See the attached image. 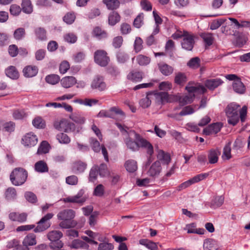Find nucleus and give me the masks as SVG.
Returning a JSON list of instances; mask_svg holds the SVG:
<instances>
[{
	"label": "nucleus",
	"mask_w": 250,
	"mask_h": 250,
	"mask_svg": "<svg viewBox=\"0 0 250 250\" xmlns=\"http://www.w3.org/2000/svg\"><path fill=\"white\" fill-rule=\"evenodd\" d=\"M135 140L128 136L125 138L124 142L127 148L132 151H137L140 148L146 150L147 154L149 155L146 166L152 162L151 156L153 154V147L149 142L142 137L140 135L134 132Z\"/></svg>",
	"instance_id": "nucleus-1"
},
{
	"label": "nucleus",
	"mask_w": 250,
	"mask_h": 250,
	"mask_svg": "<svg viewBox=\"0 0 250 250\" xmlns=\"http://www.w3.org/2000/svg\"><path fill=\"white\" fill-rule=\"evenodd\" d=\"M225 112L229 124L234 126L238 123L239 119L242 122L245 121L247 114V107L243 106L240 108L239 105L231 103L226 107Z\"/></svg>",
	"instance_id": "nucleus-2"
},
{
	"label": "nucleus",
	"mask_w": 250,
	"mask_h": 250,
	"mask_svg": "<svg viewBox=\"0 0 250 250\" xmlns=\"http://www.w3.org/2000/svg\"><path fill=\"white\" fill-rule=\"evenodd\" d=\"M75 212L72 209H66L60 211L57 216L61 222L59 226L62 229H69L74 228L77 225V222L73 220Z\"/></svg>",
	"instance_id": "nucleus-3"
},
{
	"label": "nucleus",
	"mask_w": 250,
	"mask_h": 250,
	"mask_svg": "<svg viewBox=\"0 0 250 250\" xmlns=\"http://www.w3.org/2000/svg\"><path fill=\"white\" fill-rule=\"evenodd\" d=\"M186 89L189 93V94L179 96L178 97V101L182 106L192 102L195 97L194 93L198 92L204 93L207 91L206 88L204 86L200 84L195 86H187Z\"/></svg>",
	"instance_id": "nucleus-4"
},
{
	"label": "nucleus",
	"mask_w": 250,
	"mask_h": 250,
	"mask_svg": "<svg viewBox=\"0 0 250 250\" xmlns=\"http://www.w3.org/2000/svg\"><path fill=\"white\" fill-rule=\"evenodd\" d=\"M27 177V171L22 168H16L10 175V180L15 186L23 184Z\"/></svg>",
	"instance_id": "nucleus-5"
},
{
	"label": "nucleus",
	"mask_w": 250,
	"mask_h": 250,
	"mask_svg": "<svg viewBox=\"0 0 250 250\" xmlns=\"http://www.w3.org/2000/svg\"><path fill=\"white\" fill-rule=\"evenodd\" d=\"M53 125L54 128L58 131L67 133L74 131L75 129V125L65 119L55 120Z\"/></svg>",
	"instance_id": "nucleus-6"
},
{
	"label": "nucleus",
	"mask_w": 250,
	"mask_h": 250,
	"mask_svg": "<svg viewBox=\"0 0 250 250\" xmlns=\"http://www.w3.org/2000/svg\"><path fill=\"white\" fill-rule=\"evenodd\" d=\"M54 216L52 213H48L43 217L38 223V226L34 229L36 232H42L50 227L51 223L49 220Z\"/></svg>",
	"instance_id": "nucleus-7"
},
{
	"label": "nucleus",
	"mask_w": 250,
	"mask_h": 250,
	"mask_svg": "<svg viewBox=\"0 0 250 250\" xmlns=\"http://www.w3.org/2000/svg\"><path fill=\"white\" fill-rule=\"evenodd\" d=\"M94 60L95 62L99 65L105 66L109 62V58L107 56L106 51L103 50H98L94 53Z\"/></svg>",
	"instance_id": "nucleus-8"
},
{
	"label": "nucleus",
	"mask_w": 250,
	"mask_h": 250,
	"mask_svg": "<svg viewBox=\"0 0 250 250\" xmlns=\"http://www.w3.org/2000/svg\"><path fill=\"white\" fill-rule=\"evenodd\" d=\"M195 37L194 35L188 32L185 35L181 42L182 48L188 51L191 50L195 43Z\"/></svg>",
	"instance_id": "nucleus-9"
},
{
	"label": "nucleus",
	"mask_w": 250,
	"mask_h": 250,
	"mask_svg": "<svg viewBox=\"0 0 250 250\" xmlns=\"http://www.w3.org/2000/svg\"><path fill=\"white\" fill-rule=\"evenodd\" d=\"M162 171L161 163L159 161L154 162L148 168L147 174L154 179L157 178Z\"/></svg>",
	"instance_id": "nucleus-10"
},
{
	"label": "nucleus",
	"mask_w": 250,
	"mask_h": 250,
	"mask_svg": "<svg viewBox=\"0 0 250 250\" xmlns=\"http://www.w3.org/2000/svg\"><path fill=\"white\" fill-rule=\"evenodd\" d=\"M21 143L25 146H34L38 143V138L34 133L30 132L26 134L22 137Z\"/></svg>",
	"instance_id": "nucleus-11"
},
{
	"label": "nucleus",
	"mask_w": 250,
	"mask_h": 250,
	"mask_svg": "<svg viewBox=\"0 0 250 250\" xmlns=\"http://www.w3.org/2000/svg\"><path fill=\"white\" fill-rule=\"evenodd\" d=\"M91 86L93 89L103 91L105 89L106 85L104 81L103 77L97 76L93 79L91 84Z\"/></svg>",
	"instance_id": "nucleus-12"
},
{
	"label": "nucleus",
	"mask_w": 250,
	"mask_h": 250,
	"mask_svg": "<svg viewBox=\"0 0 250 250\" xmlns=\"http://www.w3.org/2000/svg\"><path fill=\"white\" fill-rule=\"evenodd\" d=\"M84 191L81 190L76 195L68 197L63 199L65 202L83 203L86 200V198L83 196Z\"/></svg>",
	"instance_id": "nucleus-13"
},
{
	"label": "nucleus",
	"mask_w": 250,
	"mask_h": 250,
	"mask_svg": "<svg viewBox=\"0 0 250 250\" xmlns=\"http://www.w3.org/2000/svg\"><path fill=\"white\" fill-rule=\"evenodd\" d=\"M222 127V125L220 123H216L212 124L208 127L204 129L203 132L207 135L212 134H216L220 131Z\"/></svg>",
	"instance_id": "nucleus-14"
},
{
	"label": "nucleus",
	"mask_w": 250,
	"mask_h": 250,
	"mask_svg": "<svg viewBox=\"0 0 250 250\" xmlns=\"http://www.w3.org/2000/svg\"><path fill=\"white\" fill-rule=\"evenodd\" d=\"M208 175L209 174L208 173H201L195 176L193 178L183 183L182 184H183L184 188H186L192 184L206 179Z\"/></svg>",
	"instance_id": "nucleus-15"
},
{
	"label": "nucleus",
	"mask_w": 250,
	"mask_h": 250,
	"mask_svg": "<svg viewBox=\"0 0 250 250\" xmlns=\"http://www.w3.org/2000/svg\"><path fill=\"white\" fill-rule=\"evenodd\" d=\"M27 214L26 213H21L12 212L9 214V218L12 221L19 222L22 223L25 222L27 220Z\"/></svg>",
	"instance_id": "nucleus-16"
},
{
	"label": "nucleus",
	"mask_w": 250,
	"mask_h": 250,
	"mask_svg": "<svg viewBox=\"0 0 250 250\" xmlns=\"http://www.w3.org/2000/svg\"><path fill=\"white\" fill-rule=\"evenodd\" d=\"M223 81L219 78L208 79L205 81V85L206 87L213 90L223 83Z\"/></svg>",
	"instance_id": "nucleus-17"
},
{
	"label": "nucleus",
	"mask_w": 250,
	"mask_h": 250,
	"mask_svg": "<svg viewBox=\"0 0 250 250\" xmlns=\"http://www.w3.org/2000/svg\"><path fill=\"white\" fill-rule=\"evenodd\" d=\"M110 112L112 114L113 117L112 119H115L119 121H122L125 119V113L120 109L117 106H113L110 108Z\"/></svg>",
	"instance_id": "nucleus-18"
},
{
	"label": "nucleus",
	"mask_w": 250,
	"mask_h": 250,
	"mask_svg": "<svg viewBox=\"0 0 250 250\" xmlns=\"http://www.w3.org/2000/svg\"><path fill=\"white\" fill-rule=\"evenodd\" d=\"M153 97H155L156 102L158 104H163L168 102V94L166 92H152Z\"/></svg>",
	"instance_id": "nucleus-19"
},
{
	"label": "nucleus",
	"mask_w": 250,
	"mask_h": 250,
	"mask_svg": "<svg viewBox=\"0 0 250 250\" xmlns=\"http://www.w3.org/2000/svg\"><path fill=\"white\" fill-rule=\"evenodd\" d=\"M77 83L76 79L73 76H67L62 78L61 80V83L62 86L65 88L72 87Z\"/></svg>",
	"instance_id": "nucleus-20"
},
{
	"label": "nucleus",
	"mask_w": 250,
	"mask_h": 250,
	"mask_svg": "<svg viewBox=\"0 0 250 250\" xmlns=\"http://www.w3.org/2000/svg\"><path fill=\"white\" fill-rule=\"evenodd\" d=\"M22 243L26 247L23 250H29L27 246L35 245L37 243L35 235L33 233L27 235L24 238Z\"/></svg>",
	"instance_id": "nucleus-21"
},
{
	"label": "nucleus",
	"mask_w": 250,
	"mask_h": 250,
	"mask_svg": "<svg viewBox=\"0 0 250 250\" xmlns=\"http://www.w3.org/2000/svg\"><path fill=\"white\" fill-rule=\"evenodd\" d=\"M38 68L36 66L29 65L25 67L23 70L24 75L26 77H32L37 75Z\"/></svg>",
	"instance_id": "nucleus-22"
},
{
	"label": "nucleus",
	"mask_w": 250,
	"mask_h": 250,
	"mask_svg": "<svg viewBox=\"0 0 250 250\" xmlns=\"http://www.w3.org/2000/svg\"><path fill=\"white\" fill-rule=\"evenodd\" d=\"M153 98V93H147L146 96L142 98L139 102L140 105L143 108L148 107L151 103V99Z\"/></svg>",
	"instance_id": "nucleus-23"
},
{
	"label": "nucleus",
	"mask_w": 250,
	"mask_h": 250,
	"mask_svg": "<svg viewBox=\"0 0 250 250\" xmlns=\"http://www.w3.org/2000/svg\"><path fill=\"white\" fill-rule=\"evenodd\" d=\"M87 165L81 161L75 163L72 167V171L76 174H79L84 172L86 168Z\"/></svg>",
	"instance_id": "nucleus-24"
},
{
	"label": "nucleus",
	"mask_w": 250,
	"mask_h": 250,
	"mask_svg": "<svg viewBox=\"0 0 250 250\" xmlns=\"http://www.w3.org/2000/svg\"><path fill=\"white\" fill-rule=\"evenodd\" d=\"M125 167L128 172L133 173L136 171L138 168L137 163L134 160H128L125 162Z\"/></svg>",
	"instance_id": "nucleus-25"
},
{
	"label": "nucleus",
	"mask_w": 250,
	"mask_h": 250,
	"mask_svg": "<svg viewBox=\"0 0 250 250\" xmlns=\"http://www.w3.org/2000/svg\"><path fill=\"white\" fill-rule=\"evenodd\" d=\"M71 248L73 249H83L87 250L89 248V245L85 242L79 239L74 240L70 245Z\"/></svg>",
	"instance_id": "nucleus-26"
},
{
	"label": "nucleus",
	"mask_w": 250,
	"mask_h": 250,
	"mask_svg": "<svg viewBox=\"0 0 250 250\" xmlns=\"http://www.w3.org/2000/svg\"><path fill=\"white\" fill-rule=\"evenodd\" d=\"M139 244L145 246L150 250H157L158 246L156 243L151 241L148 239H142L139 240Z\"/></svg>",
	"instance_id": "nucleus-27"
},
{
	"label": "nucleus",
	"mask_w": 250,
	"mask_h": 250,
	"mask_svg": "<svg viewBox=\"0 0 250 250\" xmlns=\"http://www.w3.org/2000/svg\"><path fill=\"white\" fill-rule=\"evenodd\" d=\"M127 78L132 82H139L143 79V73L139 71H132L127 75Z\"/></svg>",
	"instance_id": "nucleus-28"
},
{
	"label": "nucleus",
	"mask_w": 250,
	"mask_h": 250,
	"mask_svg": "<svg viewBox=\"0 0 250 250\" xmlns=\"http://www.w3.org/2000/svg\"><path fill=\"white\" fill-rule=\"evenodd\" d=\"M205 43L206 47L212 44L214 41L213 34L211 33H203L200 35Z\"/></svg>",
	"instance_id": "nucleus-29"
},
{
	"label": "nucleus",
	"mask_w": 250,
	"mask_h": 250,
	"mask_svg": "<svg viewBox=\"0 0 250 250\" xmlns=\"http://www.w3.org/2000/svg\"><path fill=\"white\" fill-rule=\"evenodd\" d=\"M35 169L40 173L48 171V167L46 163L43 161H39L35 164Z\"/></svg>",
	"instance_id": "nucleus-30"
},
{
	"label": "nucleus",
	"mask_w": 250,
	"mask_h": 250,
	"mask_svg": "<svg viewBox=\"0 0 250 250\" xmlns=\"http://www.w3.org/2000/svg\"><path fill=\"white\" fill-rule=\"evenodd\" d=\"M220 152L217 149H211L208 154V159L210 164H215L218 160V156Z\"/></svg>",
	"instance_id": "nucleus-31"
},
{
	"label": "nucleus",
	"mask_w": 250,
	"mask_h": 250,
	"mask_svg": "<svg viewBox=\"0 0 250 250\" xmlns=\"http://www.w3.org/2000/svg\"><path fill=\"white\" fill-rule=\"evenodd\" d=\"M158 161H161L163 164H168L170 161V157L168 153H165L162 150H159L157 154Z\"/></svg>",
	"instance_id": "nucleus-32"
},
{
	"label": "nucleus",
	"mask_w": 250,
	"mask_h": 250,
	"mask_svg": "<svg viewBox=\"0 0 250 250\" xmlns=\"http://www.w3.org/2000/svg\"><path fill=\"white\" fill-rule=\"evenodd\" d=\"M4 196L8 201L15 200L17 197V192L15 188L12 187L7 188L5 191Z\"/></svg>",
	"instance_id": "nucleus-33"
},
{
	"label": "nucleus",
	"mask_w": 250,
	"mask_h": 250,
	"mask_svg": "<svg viewBox=\"0 0 250 250\" xmlns=\"http://www.w3.org/2000/svg\"><path fill=\"white\" fill-rule=\"evenodd\" d=\"M120 16L116 11L111 12L108 16V23L109 25L113 26L120 21Z\"/></svg>",
	"instance_id": "nucleus-34"
},
{
	"label": "nucleus",
	"mask_w": 250,
	"mask_h": 250,
	"mask_svg": "<svg viewBox=\"0 0 250 250\" xmlns=\"http://www.w3.org/2000/svg\"><path fill=\"white\" fill-rule=\"evenodd\" d=\"M159 68L161 73L165 75L168 76L172 73L173 68L165 63H161L159 64Z\"/></svg>",
	"instance_id": "nucleus-35"
},
{
	"label": "nucleus",
	"mask_w": 250,
	"mask_h": 250,
	"mask_svg": "<svg viewBox=\"0 0 250 250\" xmlns=\"http://www.w3.org/2000/svg\"><path fill=\"white\" fill-rule=\"evenodd\" d=\"M232 87L235 92L240 94L243 93L245 90L244 84L239 79L233 82Z\"/></svg>",
	"instance_id": "nucleus-36"
},
{
	"label": "nucleus",
	"mask_w": 250,
	"mask_h": 250,
	"mask_svg": "<svg viewBox=\"0 0 250 250\" xmlns=\"http://www.w3.org/2000/svg\"><path fill=\"white\" fill-rule=\"evenodd\" d=\"M6 76L11 79H16L19 77V72L16 67L10 66L5 70Z\"/></svg>",
	"instance_id": "nucleus-37"
},
{
	"label": "nucleus",
	"mask_w": 250,
	"mask_h": 250,
	"mask_svg": "<svg viewBox=\"0 0 250 250\" xmlns=\"http://www.w3.org/2000/svg\"><path fill=\"white\" fill-rule=\"evenodd\" d=\"M92 34L98 40H101L107 37L106 32L105 31L103 30L99 27H96L94 28L92 32Z\"/></svg>",
	"instance_id": "nucleus-38"
},
{
	"label": "nucleus",
	"mask_w": 250,
	"mask_h": 250,
	"mask_svg": "<svg viewBox=\"0 0 250 250\" xmlns=\"http://www.w3.org/2000/svg\"><path fill=\"white\" fill-rule=\"evenodd\" d=\"M21 7L25 13L30 14L33 12V6L30 0H22Z\"/></svg>",
	"instance_id": "nucleus-39"
},
{
	"label": "nucleus",
	"mask_w": 250,
	"mask_h": 250,
	"mask_svg": "<svg viewBox=\"0 0 250 250\" xmlns=\"http://www.w3.org/2000/svg\"><path fill=\"white\" fill-rule=\"evenodd\" d=\"M62 233L61 231L53 230L48 233L47 237L50 241L53 242L60 240V239L62 237Z\"/></svg>",
	"instance_id": "nucleus-40"
},
{
	"label": "nucleus",
	"mask_w": 250,
	"mask_h": 250,
	"mask_svg": "<svg viewBox=\"0 0 250 250\" xmlns=\"http://www.w3.org/2000/svg\"><path fill=\"white\" fill-rule=\"evenodd\" d=\"M107 8L110 10L116 9L119 7L120 2L118 0H103Z\"/></svg>",
	"instance_id": "nucleus-41"
},
{
	"label": "nucleus",
	"mask_w": 250,
	"mask_h": 250,
	"mask_svg": "<svg viewBox=\"0 0 250 250\" xmlns=\"http://www.w3.org/2000/svg\"><path fill=\"white\" fill-rule=\"evenodd\" d=\"M56 139L60 144H68L70 141V137L64 133H60L56 135Z\"/></svg>",
	"instance_id": "nucleus-42"
},
{
	"label": "nucleus",
	"mask_w": 250,
	"mask_h": 250,
	"mask_svg": "<svg viewBox=\"0 0 250 250\" xmlns=\"http://www.w3.org/2000/svg\"><path fill=\"white\" fill-rule=\"evenodd\" d=\"M99 167L97 165H94L90 169L89 174V181L90 182H94L97 178Z\"/></svg>",
	"instance_id": "nucleus-43"
},
{
	"label": "nucleus",
	"mask_w": 250,
	"mask_h": 250,
	"mask_svg": "<svg viewBox=\"0 0 250 250\" xmlns=\"http://www.w3.org/2000/svg\"><path fill=\"white\" fill-rule=\"evenodd\" d=\"M49 146V145L46 141H42L38 149L37 154L41 155L48 152Z\"/></svg>",
	"instance_id": "nucleus-44"
},
{
	"label": "nucleus",
	"mask_w": 250,
	"mask_h": 250,
	"mask_svg": "<svg viewBox=\"0 0 250 250\" xmlns=\"http://www.w3.org/2000/svg\"><path fill=\"white\" fill-rule=\"evenodd\" d=\"M136 61L140 65L144 66L149 63L150 59L147 56L139 55L136 57Z\"/></svg>",
	"instance_id": "nucleus-45"
},
{
	"label": "nucleus",
	"mask_w": 250,
	"mask_h": 250,
	"mask_svg": "<svg viewBox=\"0 0 250 250\" xmlns=\"http://www.w3.org/2000/svg\"><path fill=\"white\" fill-rule=\"evenodd\" d=\"M35 35L37 38L41 41L46 39V32L45 30L42 27H39L35 30Z\"/></svg>",
	"instance_id": "nucleus-46"
},
{
	"label": "nucleus",
	"mask_w": 250,
	"mask_h": 250,
	"mask_svg": "<svg viewBox=\"0 0 250 250\" xmlns=\"http://www.w3.org/2000/svg\"><path fill=\"white\" fill-rule=\"evenodd\" d=\"M226 21V19L224 18L213 20L210 24V29L212 30L217 29Z\"/></svg>",
	"instance_id": "nucleus-47"
},
{
	"label": "nucleus",
	"mask_w": 250,
	"mask_h": 250,
	"mask_svg": "<svg viewBox=\"0 0 250 250\" xmlns=\"http://www.w3.org/2000/svg\"><path fill=\"white\" fill-rule=\"evenodd\" d=\"M60 80V77L56 74L49 75L45 77L46 82L47 83L53 85L58 83Z\"/></svg>",
	"instance_id": "nucleus-48"
},
{
	"label": "nucleus",
	"mask_w": 250,
	"mask_h": 250,
	"mask_svg": "<svg viewBox=\"0 0 250 250\" xmlns=\"http://www.w3.org/2000/svg\"><path fill=\"white\" fill-rule=\"evenodd\" d=\"M89 143L94 151L96 152H100L101 146H100V143L96 139L93 138H90Z\"/></svg>",
	"instance_id": "nucleus-49"
},
{
	"label": "nucleus",
	"mask_w": 250,
	"mask_h": 250,
	"mask_svg": "<svg viewBox=\"0 0 250 250\" xmlns=\"http://www.w3.org/2000/svg\"><path fill=\"white\" fill-rule=\"evenodd\" d=\"M25 35V31L23 28H19L15 30L13 36L17 40H21L23 39Z\"/></svg>",
	"instance_id": "nucleus-50"
},
{
	"label": "nucleus",
	"mask_w": 250,
	"mask_h": 250,
	"mask_svg": "<svg viewBox=\"0 0 250 250\" xmlns=\"http://www.w3.org/2000/svg\"><path fill=\"white\" fill-rule=\"evenodd\" d=\"M175 83L181 85L187 81V78L184 73L179 72L176 74L175 79Z\"/></svg>",
	"instance_id": "nucleus-51"
},
{
	"label": "nucleus",
	"mask_w": 250,
	"mask_h": 250,
	"mask_svg": "<svg viewBox=\"0 0 250 250\" xmlns=\"http://www.w3.org/2000/svg\"><path fill=\"white\" fill-rule=\"evenodd\" d=\"M224 198L222 196L216 197L212 201L211 207L212 208H216L220 207L224 203Z\"/></svg>",
	"instance_id": "nucleus-52"
},
{
	"label": "nucleus",
	"mask_w": 250,
	"mask_h": 250,
	"mask_svg": "<svg viewBox=\"0 0 250 250\" xmlns=\"http://www.w3.org/2000/svg\"><path fill=\"white\" fill-rule=\"evenodd\" d=\"M76 101L79 102L80 104L89 106H92L98 102L97 100L94 99H85L84 100H77Z\"/></svg>",
	"instance_id": "nucleus-53"
},
{
	"label": "nucleus",
	"mask_w": 250,
	"mask_h": 250,
	"mask_svg": "<svg viewBox=\"0 0 250 250\" xmlns=\"http://www.w3.org/2000/svg\"><path fill=\"white\" fill-rule=\"evenodd\" d=\"M26 114L23 109H16L13 113V117L16 120H21L26 117Z\"/></svg>",
	"instance_id": "nucleus-54"
},
{
	"label": "nucleus",
	"mask_w": 250,
	"mask_h": 250,
	"mask_svg": "<svg viewBox=\"0 0 250 250\" xmlns=\"http://www.w3.org/2000/svg\"><path fill=\"white\" fill-rule=\"evenodd\" d=\"M76 18L74 13H67L63 17V21L68 24H71L74 21Z\"/></svg>",
	"instance_id": "nucleus-55"
},
{
	"label": "nucleus",
	"mask_w": 250,
	"mask_h": 250,
	"mask_svg": "<svg viewBox=\"0 0 250 250\" xmlns=\"http://www.w3.org/2000/svg\"><path fill=\"white\" fill-rule=\"evenodd\" d=\"M143 41L140 37H137L135 40L134 43V49L136 53L140 52L143 47Z\"/></svg>",
	"instance_id": "nucleus-56"
},
{
	"label": "nucleus",
	"mask_w": 250,
	"mask_h": 250,
	"mask_svg": "<svg viewBox=\"0 0 250 250\" xmlns=\"http://www.w3.org/2000/svg\"><path fill=\"white\" fill-rule=\"evenodd\" d=\"M200 59L198 57L192 58L188 62V65L193 68H197L200 65Z\"/></svg>",
	"instance_id": "nucleus-57"
},
{
	"label": "nucleus",
	"mask_w": 250,
	"mask_h": 250,
	"mask_svg": "<svg viewBox=\"0 0 250 250\" xmlns=\"http://www.w3.org/2000/svg\"><path fill=\"white\" fill-rule=\"evenodd\" d=\"M33 125L39 128H42L45 126V124L43 120L40 117L35 118L32 121Z\"/></svg>",
	"instance_id": "nucleus-58"
},
{
	"label": "nucleus",
	"mask_w": 250,
	"mask_h": 250,
	"mask_svg": "<svg viewBox=\"0 0 250 250\" xmlns=\"http://www.w3.org/2000/svg\"><path fill=\"white\" fill-rule=\"evenodd\" d=\"M65 182L69 185H76L78 183V178L75 175L69 176L65 178Z\"/></svg>",
	"instance_id": "nucleus-59"
},
{
	"label": "nucleus",
	"mask_w": 250,
	"mask_h": 250,
	"mask_svg": "<svg viewBox=\"0 0 250 250\" xmlns=\"http://www.w3.org/2000/svg\"><path fill=\"white\" fill-rule=\"evenodd\" d=\"M231 148L230 144L229 143H228L224 147L223 150V154L222 157H225L227 159H229L231 158Z\"/></svg>",
	"instance_id": "nucleus-60"
},
{
	"label": "nucleus",
	"mask_w": 250,
	"mask_h": 250,
	"mask_svg": "<svg viewBox=\"0 0 250 250\" xmlns=\"http://www.w3.org/2000/svg\"><path fill=\"white\" fill-rule=\"evenodd\" d=\"M144 14H140L134 21V26L136 28H140L143 23Z\"/></svg>",
	"instance_id": "nucleus-61"
},
{
	"label": "nucleus",
	"mask_w": 250,
	"mask_h": 250,
	"mask_svg": "<svg viewBox=\"0 0 250 250\" xmlns=\"http://www.w3.org/2000/svg\"><path fill=\"white\" fill-rule=\"evenodd\" d=\"M140 5L144 10L149 11L152 10V5L147 0H141Z\"/></svg>",
	"instance_id": "nucleus-62"
},
{
	"label": "nucleus",
	"mask_w": 250,
	"mask_h": 250,
	"mask_svg": "<svg viewBox=\"0 0 250 250\" xmlns=\"http://www.w3.org/2000/svg\"><path fill=\"white\" fill-rule=\"evenodd\" d=\"M104 192V187L102 184L98 185L94 189V194L97 196H102Z\"/></svg>",
	"instance_id": "nucleus-63"
},
{
	"label": "nucleus",
	"mask_w": 250,
	"mask_h": 250,
	"mask_svg": "<svg viewBox=\"0 0 250 250\" xmlns=\"http://www.w3.org/2000/svg\"><path fill=\"white\" fill-rule=\"evenodd\" d=\"M114 246L112 244L107 243H102L99 245V250H112Z\"/></svg>",
	"instance_id": "nucleus-64"
}]
</instances>
